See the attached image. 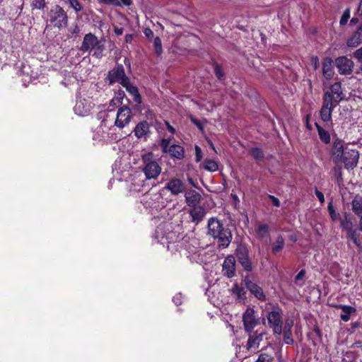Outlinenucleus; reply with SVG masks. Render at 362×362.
<instances>
[{
	"label": "nucleus",
	"instance_id": "nucleus-1",
	"mask_svg": "<svg viewBox=\"0 0 362 362\" xmlns=\"http://www.w3.org/2000/svg\"><path fill=\"white\" fill-rule=\"evenodd\" d=\"M331 159L337 165L344 163L346 168L353 169L358 164L359 153L356 148L349 144L345 145L342 140L337 138L332 144Z\"/></svg>",
	"mask_w": 362,
	"mask_h": 362
},
{
	"label": "nucleus",
	"instance_id": "nucleus-2",
	"mask_svg": "<svg viewBox=\"0 0 362 362\" xmlns=\"http://www.w3.org/2000/svg\"><path fill=\"white\" fill-rule=\"evenodd\" d=\"M207 229V234L218 240L219 247L226 248L230 245L233 237L231 231L217 218L212 217L209 219Z\"/></svg>",
	"mask_w": 362,
	"mask_h": 362
},
{
	"label": "nucleus",
	"instance_id": "nucleus-3",
	"mask_svg": "<svg viewBox=\"0 0 362 362\" xmlns=\"http://www.w3.org/2000/svg\"><path fill=\"white\" fill-rule=\"evenodd\" d=\"M142 166L141 167L146 179H156L161 173V167L156 161L154 155L151 152L141 155Z\"/></svg>",
	"mask_w": 362,
	"mask_h": 362
},
{
	"label": "nucleus",
	"instance_id": "nucleus-4",
	"mask_svg": "<svg viewBox=\"0 0 362 362\" xmlns=\"http://www.w3.org/2000/svg\"><path fill=\"white\" fill-rule=\"evenodd\" d=\"M268 326L272 329L274 336L280 337L283 332V310L279 307H274V309L268 312L267 315Z\"/></svg>",
	"mask_w": 362,
	"mask_h": 362
},
{
	"label": "nucleus",
	"instance_id": "nucleus-5",
	"mask_svg": "<svg viewBox=\"0 0 362 362\" xmlns=\"http://www.w3.org/2000/svg\"><path fill=\"white\" fill-rule=\"evenodd\" d=\"M49 23L54 27L64 28L68 24V16L64 9L56 5L51 8L48 13Z\"/></svg>",
	"mask_w": 362,
	"mask_h": 362
},
{
	"label": "nucleus",
	"instance_id": "nucleus-6",
	"mask_svg": "<svg viewBox=\"0 0 362 362\" xmlns=\"http://www.w3.org/2000/svg\"><path fill=\"white\" fill-rule=\"evenodd\" d=\"M340 226L341 229L346 233V235L350 238L353 243L358 246V235L356 229L354 228V223L349 214L345 212L344 214L343 219L341 220Z\"/></svg>",
	"mask_w": 362,
	"mask_h": 362
},
{
	"label": "nucleus",
	"instance_id": "nucleus-7",
	"mask_svg": "<svg viewBox=\"0 0 362 362\" xmlns=\"http://www.w3.org/2000/svg\"><path fill=\"white\" fill-rule=\"evenodd\" d=\"M132 118V110L127 105H123L117 110L114 126L119 129H123L129 124Z\"/></svg>",
	"mask_w": 362,
	"mask_h": 362
},
{
	"label": "nucleus",
	"instance_id": "nucleus-8",
	"mask_svg": "<svg viewBox=\"0 0 362 362\" xmlns=\"http://www.w3.org/2000/svg\"><path fill=\"white\" fill-rule=\"evenodd\" d=\"M344 98L342 92L341 85L339 82L333 83L329 90L325 92L323 99H329V101L335 105H338Z\"/></svg>",
	"mask_w": 362,
	"mask_h": 362
},
{
	"label": "nucleus",
	"instance_id": "nucleus-9",
	"mask_svg": "<svg viewBox=\"0 0 362 362\" xmlns=\"http://www.w3.org/2000/svg\"><path fill=\"white\" fill-rule=\"evenodd\" d=\"M107 79L110 85L114 83H119L122 86L127 83L129 78L125 74L124 66L122 64H118L109 71Z\"/></svg>",
	"mask_w": 362,
	"mask_h": 362
},
{
	"label": "nucleus",
	"instance_id": "nucleus-10",
	"mask_svg": "<svg viewBox=\"0 0 362 362\" xmlns=\"http://www.w3.org/2000/svg\"><path fill=\"white\" fill-rule=\"evenodd\" d=\"M335 65L341 75H349L353 71L354 62L345 56L339 57L335 59Z\"/></svg>",
	"mask_w": 362,
	"mask_h": 362
},
{
	"label": "nucleus",
	"instance_id": "nucleus-11",
	"mask_svg": "<svg viewBox=\"0 0 362 362\" xmlns=\"http://www.w3.org/2000/svg\"><path fill=\"white\" fill-rule=\"evenodd\" d=\"M243 281L246 288L257 299L262 301H264L266 300V296L264 293L262 288L257 284L252 282V276L250 275H246L244 278Z\"/></svg>",
	"mask_w": 362,
	"mask_h": 362
},
{
	"label": "nucleus",
	"instance_id": "nucleus-12",
	"mask_svg": "<svg viewBox=\"0 0 362 362\" xmlns=\"http://www.w3.org/2000/svg\"><path fill=\"white\" fill-rule=\"evenodd\" d=\"M243 321L246 332H251L255 327L258 324L255 315V310L252 308H247L243 315Z\"/></svg>",
	"mask_w": 362,
	"mask_h": 362
},
{
	"label": "nucleus",
	"instance_id": "nucleus-13",
	"mask_svg": "<svg viewBox=\"0 0 362 362\" xmlns=\"http://www.w3.org/2000/svg\"><path fill=\"white\" fill-rule=\"evenodd\" d=\"M337 105L331 103L329 99H323L322 105L320 111L321 119L325 122H330L332 120V113Z\"/></svg>",
	"mask_w": 362,
	"mask_h": 362
},
{
	"label": "nucleus",
	"instance_id": "nucleus-14",
	"mask_svg": "<svg viewBox=\"0 0 362 362\" xmlns=\"http://www.w3.org/2000/svg\"><path fill=\"white\" fill-rule=\"evenodd\" d=\"M237 258L245 270L247 272L252 270V264L249 258L248 251L245 247H240L237 250Z\"/></svg>",
	"mask_w": 362,
	"mask_h": 362
},
{
	"label": "nucleus",
	"instance_id": "nucleus-15",
	"mask_svg": "<svg viewBox=\"0 0 362 362\" xmlns=\"http://www.w3.org/2000/svg\"><path fill=\"white\" fill-rule=\"evenodd\" d=\"M186 186L185 183L178 178L170 180L165 185V189L170 192L173 195H177L185 191Z\"/></svg>",
	"mask_w": 362,
	"mask_h": 362
},
{
	"label": "nucleus",
	"instance_id": "nucleus-16",
	"mask_svg": "<svg viewBox=\"0 0 362 362\" xmlns=\"http://www.w3.org/2000/svg\"><path fill=\"white\" fill-rule=\"evenodd\" d=\"M99 42L98 39L93 34H86L83 37L80 50L83 52H90Z\"/></svg>",
	"mask_w": 362,
	"mask_h": 362
},
{
	"label": "nucleus",
	"instance_id": "nucleus-17",
	"mask_svg": "<svg viewBox=\"0 0 362 362\" xmlns=\"http://www.w3.org/2000/svg\"><path fill=\"white\" fill-rule=\"evenodd\" d=\"M235 260L233 256H228L222 265V272L228 278H232L235 275Z\"/></svg>",
	"mask_w": 362,
	"mask_h": 362
},
{
	"label": "nucleus",
	"instance_id": "nucleus-18",
	"mask_svg": "<svg viewBox=\"0 0 362 362\" xmlns=\"http://www.w3.org/2000/svg\"><path fill=\"white\" fill-rule=\"evenodd\" d=\"M263 336L262 333H258L257 332L250 334L246 344L247 349L252 351H256L263 339Z\"/></svg>",
	"mask_w": 362,
	"mask_h": 362
},
{
	"label": "nucleus",
	"instance_id": "nucleus-19",
	"mask_svg": "<svg viewBox=\"0 0 362 362\" xmlns=\"http://www.w3.org/2000/svg\"><path fill=\"white\" fill-rule=\"evenodd\" d=\"M362 43V27L359 26L358 29L348 38L346 45L349 47L354 48Z\"/></svg>",
	"mask_w": 362,
	"mask_h": 362
},
{
	"label": "nucleus",
	"instance_id": "nucleus-20",
	"mask_svg": "<svg viewBox=\"0 0 362 362\" xmlns=\"http://www.w3.org/2000/svg\"><path fill=\"white\" fill-rule=\"evenodd\" d=\"M134 132L138 139H146L149 133V124L146 121L139 122L135 127Z\"/></svg>",
	"mask_w": 362,
	"mask_h": 362
},
{
	"label": "nucleus",
	"instance_id": "nucleus-21",
	"mask_svg": "<svg viewBox=\"0 0 362 362\" xmlns=\"http://www.w3.org/2000/svg\"><path fill=\"white\" fill-rule=\"evenodd\" d=\"M185 201L188 206H196L201 200V195L195 190L191 189L185 194Z\"/></svg>",
	"mask_w": 362,
	"mask_h": 362
},
{
	"label": "nucleus",
	"instance_id": "nucleus-22",
	"mask_svg": "<svg viewBox=\"0 0 362 362\" xmlns=\"http://www.w3.org/2000/svg\"><path fill=\"white\" fill-rule=\"evenodd\" d=\"M74 110L76 114L81 117H84L89 114L90 111V105L85 103L82 100H80L76 102Z\"/></svg>",
	"mask_w": 362,
	"mask_h": 362
},
{
	"label": "nucleus",
	"instance_id": "nucleus-23",
	"mask_svg": "<svg viewBox=\"0 0 362 362\" xmlns=\"http://www.w3.org/2000/svg\"><path fill=\"white\" fill-rule=\"evenodd\" d=\"M190 210L189 215L192 218V221L196 223H199L202 221L205 216L204 209L201 206H195Z\"/></svg>",
	"mask_w": 362,
	"mask_h": 362
},
{
	"label": "nucleus",
	"instance_id": "nucleus-24",
	"mask_svg": "<svg viewBox=\"0 0 362 362\" xmlns=\"http://www.w3.org/2000/svg\"><path fill=\"white\" fill-rule=\"evenodd\" d=\"M167 153H168L172 158L179 160L182 159L185 156L184 148L177 144L170 145Z\"/></svg>",
	"mask_w": 362,
	"mask_h": 362
},
{
	"label": "nucleus",
	"instance_id": "nucleus-25",
	"mask_svg": "<svg viewBox=\"0 0 362 362\" xmlns=\"http://www.w3.org/2000/svg\"><path fill=\"white\" fill-rule=\"evenodd\" d=\"M322 74L327 78H331L334 75L332 60L331 58H326L322 62Z\"/></svg>",
	"mask_w": 362,
	"mask_h": 362
},
{
	"label": "nucleus",
	"instance_id": "nucleus-26",
	"mask_svg": "<svg viewBox=\"0 0 362 362\" xmlns=\"http://www.w3.org/2000/svg\"><path fill=\"white\" fill-rule=\"evenodd\" d=\"M122 86L133 96V99L136 103L139 104L141 103V97L139 93L138 88L130 83L129 79Z\"/></svg>",
	"mask_w": 362,
	"mask_h": 362
},
{
	"label": "nucleus",
	"instance_id": "nucleus-27",
	"mask_svg": "<svg viewBox=\"0 0 362 362\" xmlns=\"http://www.w3.org/2000/svg\"><path fill=\"white\" fill-rule=\"evenodd\" d=\"M351 210L357 216H362V196L356 195L351 201Z\"/></svg>",
	"mask_w": 362,
	"mask_h": 362
},
{
	"label": "nucleus",
	"instance_id": "nucleus-28",
	"mask_svg": "<svg viewBox=\"0 0 362 362\" xmlns=\"http://www.w3.org/2000/svg\"><path fill=\"white\" fill-rule=\"evenodd\" d=\"M293 324L288 322H286L283 329L284 341L286 344H293L294 340L292 337L291 327Z\"/></svg>",
	"mask_w": 362,
	"mask_h": 362
},
{
	"label": "nucleus",
	"instance_id": "nucleus-29",
	"mask_svg": "<svg viewBox=\"0 0 362 362\" xmlns=\"http://www.w3.org/2000/svg\"><path fill=\"white\" fill-rule=\"evenodd\" d=\"M339 307L342 310L340 317L344 322H348L350 320L351 315L356 311L355 308L349 305H340Z\"/></svg>",
	"mask_w": 362,
	"mask_h": 362
},
{
	"label": "nucleus",
	"instance_id": "nucleus-30",
	"mask_svg": "<svg viewBox=\"0 0 362 362\" xmlns=\"http://www.w3.org/2000/svg\"><path fill=\"white\" fill-rule=\"evenodd\" d=\"M231 292L233 294L236 296L237 299L240 302H245V300L246 299V292L244 288L239 286L237 284H235L231 288Z\"/></svg>",
	"mask_w": 362,
	"mask_h": 362
},
{
	"label": "nucleus",
	"instance_id": "nucleus-31",
	"mask_svg": "<svg viewBox=\"0 0 362 362\" xmlns=\"http://www.w3.org/2000/svg\"><path fill=\"white\" fill-rule=\"evenodd\" d=\"M284 247V239L281 235H279L275 242L272 245V253L276 255L281 252Z\"/></svg>",
	"mask_w": 362,
	"mask_h": 362
},
{
	"label": "nucleus",
	"instance_id": "nucleus-32",
	"mask_svg": "<svg viewBox=\"0 0 362 362\" xmlns=\"http://www.w3.org/2000/svg\"><path fill=\"white\" fill-rule=\"evenodd\" d=\"M315 126L317 127L318 135L321 141L325 144H329L330 142L329 133L321 127L317 123H315Z\"/></svg>",
	"mask_w": 362,
	"mask_h": 362
},
{
	"label": "nucleus",
	"instance_id": "nucleus-33",
	"mask_svg": "<svg viewBox=\"0 0 362 362\" xmlns=\"http://www.w3.org/2000/svg\"><path fill=\"white\" fill-rule=\"evenodd\" d=\"M327 210H328V212H329V215L332 219V221H339V222H341V220L343 219V217H341V216L340 215L339 213H337L336 211H335V209L332 204V201H331L329 204H328V206H327Z\"/></svg>",
	"mask_w": 362,
	"mask_h": 362
},
{
	"label": "nucleus",
	"instance_id": "nucleus-34",
	"mask_svg": "<svg viewBox=\"0 0 362 362\" xmlns=\"http://www.w3.org/2000/svg\"><path fill=\"white\" fill-rule=\"evenodd\" d=\"M203 165L204 168L210 172H215L218 169L217 163L213 160H206Z\"/></svg>",
	"mask_w": 362,
	"mask_h": 362
},
{
	"label": "nucleus",
	"instance_id": "nucleus-35",
	"mask_svg": "<svg viewBox=\"0 0 362 362\" xmlns=\"http://www.w3.org/2000/svg\"><path fill=\"white\" fill-rule=\"evenodd\" d=\"M153 47L155 52L157 55L160 56L163 52V47L161 40L158 37H156L153 40Z\"/></svg>",
	"mask_w": 362,
	"mask_h": 362
},
{
	"label": "nucleus",
	"instance_id": "nucleus-36",
	"mask_svg": "<svg viewBox=\"0 0 362 362\" xmlns=\"http://www.w3.org/2000/svg\"><path fill=\"white\" fill-rule=\"evenodd\" d=\"M257 235L260 238L265 237L269 233V227L266 224L259 225L257 230Z\"/></svg>",
	"mask_w": 362,
	"mask_h": 362
},
{
	"label": "nucleus",
	"instance_id": "nucleus-37",
	"mask_svg": "<svg viewBox=\"0 0 362 362\" xmlns=\"http://www.w3.org/2000/svg\"><path fill=\"white\" fill-rule=\"evenodd\" d=\"M250 152L256 160H262L264 158V153L259 148H252Z\"/></svg>",
	"mask_w": 362,
	"mask_h": 362
},
{
	"label": "nucleus",
	"instance_id": "nucleus-38",
	"mask_svg": "<svg viewBox=\"0 0 362 362\" xmlns=\"http://www.w3.org/2000/svg\"><path fill=\"white\" fill-rule=\"evenodd\" d=\"M350 8H347L345 9V11L343 12L339 23L341 25H344L346 24L348 20L350 18Z\"/></svg>",
	"mask_w": 362,
	"mask_h": 362
},
{
	"label": "nucleus",
	"instance_id": "nucleus-39",
	"mask_svg": "<svg viewBox=\"0 0 362 362\" xmlns=\"http://www.w3.org/2000/svg\"><path fill=\"white\" fill-rule=\"evenodd\" d=\"M274 358L271 355L264 353L259 356L256 362H272Z\"/></svg>",
	"mask_w": 362,
	"mask_h": 362
},
{
	"label": "nucleus",
	"instance_id": "nucleus-40",
	"mask_svg": "<svg viewBox=\"0 0 362 362\" xmlns=\"http://www.w3.org/2000/svg\"><path fill=\"white\" fill-rule=\"evenodd\" d=\"M104 49V45L99 42L98 45L94 47L95 52L93 53V56L96 57L97 58H101L103 57V52Z\"/></svg>",
	"mask_w": 362,
	"mask_h": 362
},
{
	"label": "nucleus",
	"instance_id": "nucleus-41",
	"mask_svg": "<svg viewBox=\"0 0 362 362\" xmlns=\"http://www.w3.org/2000/svg\"><path fill=\"white\" fill-rule=\"evenodd\" d=\"M171 139H163L160 142V147L163 152L167 153L168 151Z\"/></svg>",
	"mask_w": 362,
	"mask_h": 362
},
{
	"label": "nucleus",
	"instance_id": "nucleus-42",
	"mask_svg": "<svg viewBox=\"0 0 362 362\" xmlns=\"http://www.w3.org/2000/svg\"><path fill=\"white\" fill-rule=\"evenodd\" d=\"M69 5L71 8H73L75 11L79 12L82 9V6H81L79 1L78 0H69Z\"/></svg>",
	"mask_w": 362,
	"mask_h": 362
},
{
	"label": "nucleus",
	"instance_id": "nucleus-43",
	"mask_svg": "<svg viewBox=\"0 0 362 362\" xmlns=\"http://www.w3.org/2000/svg\"><path fill=\"white\" fill-rule=\"evenodd\" d=\"M33 8L42 9L45 6V0H33L32 3Z\"/></svg>",
	"mask_w": 362,
	"mask_h": 362
},
{
	"label": "nucleus",
	"instance_id": "nucleus-44",
	"mask_svg": "<svg viewBox=\"0 0 362 362\" xmlns=\"http://www.w3.org/2000/svg\"><path fill=\"white\" fill-rule=\"evenodd\" d=\"M214 72H215V75L219 79V80H223L224 78V74L221 70V69L220 68V66L218 65V64H216L215 65V67H214Z\"/></svg>",
	"mask_w": 362,
	"mask_h": 362
},
{
	"label": "nucleus",
	"instance_id": "nucleus-45",
	"mask_svg": "<svg viewBox=\"0 0 362 362\" xmlns=\"http://www.w3.org/2000/svg\"><path fill=\"white\" fill-rule=\"evenodd\" d=\"M99 2L107 4V5H114V6H119L120 4L118 0H98Z\"/></svg>",
	"mask_w": 362,
	"mask_h": 362
},
{
	"label": "nucleus",
	"instance_id": "nucleus-46",
	"mask_svg": "<svg viewBox=\"0 0 362 362\" xmlns=\"http://www.w3.org/2000/svg\"><path fill=\"white\" fill-rule=\"evenodd\" d=\"M191 121L192 122L195 124L201 131H203L204 129V125H203V123L202 121L196 119V118H194V117H191Z\"/></svg>",
	"mask_w": 362,
	"mask_h": 362
},
{
	"label": "nucleus",
	"instance_id": "nucleus-47",
	"mask_svg": "<svg viewBox=\"0 0 362 362\" xmlns=\"http://www.w3.org/2000/svg\"><path fill=\"white\" fill-rule=\"evenodd\" d=\"M195 156H196V160L197 162L200 161L202 158V152L201 148L198 146H195Z\"/></svg>",
	"mask_w": 362,
	"mask_h": 362
},
{
	"label": "nucleus",
	"instance_id": "nucleus-48",
	"mask_svg": "<svg viewBox=\"0 0 362 362\" xmlns=\"http://www.w3.org/2000/svg\"><path fill=\"white\" fill-rule=\"evenodd\" d=\"M354 57L358 62H362V47L354 53Z\"/></svg>",
	"mask_w": 362,
	"mask_h": 362
},
{
	"label": "nucleus",
	"instance_id": "nucleus-49",
	"mask_svg": "<svg viewBox=\"0 0 362 362\" xmlns=\"http://www.w3.org/2000/svg\"><path fill=\"white\" fill-rule=\"evenodd\" d=\"M315 194L317 199H319V201L320 202V203L323 204L325 202V197L322 192H321L316 188L315 190Z\"/></svg>",
	"mask_w": 362,
	"mask_h": 362
},
{
	"label": "nucleus",
	"instance_id": "nucleus-50",
	"mask_svg": "<svg viewBox=\"0 0 362 362\" xmlns=\"http://www.w3.org/2000/svg\"><path fill=\"white\" fill-rule=\"evenodd\" d=\"M269 199L272 201V204L275 206L279 207L280 206V201L278 198L273 195H269Z\"/></svg>",
	"mask_w": 362,
	"mask_h": 362
},
{
	"label": "nucleus",
	"instance_id": "nucleus-51",
	"mask_svg": "<svg viewBox=\"0 0 362 362\" xmlns=\"http://www.w3.org/2000/svg\"><path fill=\"white\" fill-rule=\"evenodd\" d=\"M305 274V272L304 270H300L295 277L296 282H298L302 280L304 278Z\"/></svg>",
	"mask_w": 362,
	"mask_h": 362
},
{
	"label": "nucleus",
	"instance_id": "nucleus-52",
	"mask_svg": "<svg viewBox=\"0 0 362 362\" xmlns=\"http://www.w3.org/2000/svg\"><path fill=\"white\" fill-rule=\"evenodd\" d=\"M103 114L105 115V116L103 117V119L101 122V126L107 127L109 125L107 118L110 117V115L108 113L105 112H104Z\"/></svg>",
	"mask_w": 362,
	"mask_h": 362
},
{
	"label": "nucleus",
	"instance_id": "nucleus-53",
	"mask_svg": "<svg viewBox=\"0 0 362 362\" xmlns=\"http://www.w3.org/2000/svg\"><path fill=\"white\" fill-rule=\"evenodd\" d=\"M115 96L117 98L118 100H119L122 103V100L125 96V94H124V91L119 90L117 93H116Z\"/></svg>",
	"mask_w": 362,
	"mask_h": 362
},
{
	"label": "nucleus",
	"instance_id": "nucleus-54",
	"mask_svg": "<svg viewBox=\"0 0 362 362\" xmlns=\"http://www.w3.org/2000/svg\"><path fill=\"white\" fill-rule=\"evenodd\" d=\"M122 103L117 99V98L115 95V97L111 100L110 105H122Z\"/></svg>",
	"mask_w": 362,
	"mask_h": 362
},
{
	"label": "nucleus",
	"instance_id": "nucleus-55",
	"mask_svg": "<svg viewBox=\"0 0 362 362\" xmlns=\"http://www.w3.org/2000/svg\"><path fill=\"white\" fill-rule=\"evenodd\" d=\"M165 124H166L168 130L170 133H172V134H175V129L173 127H172L168 122L165 121Z\"/></svg>",
	"mask_w": 362,
	"mask_h": 362
},
{
	"label": "nucleus",
	"instance_id": "nucleus-56",
	"mask_svg": "<svg viewBox=\"0 0 362 362\" xmlns=\"http://www.w3.org/2000/svg\"><path fill=\"white\" fill-rule=\"evenodd\" d=\"M144 34L148 38L153 37V33L150 28L145 29Z\"/></svg>",
	"mask_w": 362,
	"mask_h": 362
},
{
	"label": "nucleus",
	"instance_id": "nucleus-57",
	"mask_svg": "<svg viewBox=\"0 0 362 362\" xmlns=\"http://www.w3.org/2000/svg\"><path fill=\"white\" fill-rule=\"evenodd\" d=\"M173 302L177 305L181 304V297L180 296H176L173 298Z\"/></svg>",
	"mask_w": 362,
	"mask_h": 362
},
{
	"label": "nucleus",
	"instance_id": "nucleus-58",
	"mask_svg": "<svg viewBox=\"0 0 362 362\" xmlns=\"http://www.w3.org/2000/svg\"><path fill=\"white\" fill-rule=\"evenodd\" d=\"M115 33L117 35H121L123 33V28H115Z\"/></svg>",
	"mask_w": 362,
	"mask_h": 362
},
{
	"label": "nucleus",
	"instance_id": "nucleus-59",
	"mask_svg": "<svg viewBox=\"0 0 362 362\" xmlns=\"http://www.w3.org/2000/svg\"><path fill=\"white\" fill-rule=\"evenodd\" d=\"M22 64L20 65H17L16 70H17V74L21 76L22 75V71H21Z\"/></svg>",
	"mask_w": 362,
	"mask_h": 362
},
{
	"label": "nucleus",
	"instance_id": "nucleus-60",
	"mask_svg": "<svg viewBox=\"0 0 362 362\" xmlns=\"http://www.w3.org/2000/svg\"><path fill=\"white\" fill-rule=\"evenodd\" d=\"M124 5L130 6L132 4V0H121Z\"/></svg>",
	"mask_w": 362,
	"mask_h": 362
},
{
	"label": "nucleus",
	"instance_id": "nucleus-61",
	"mask_svg": "<svg viewBox=\"0 0 362 362\" xmlns=\"http://www.w3.org/2000/svg\"><path fill=\"white\" fill-rule=\"evenodd\" d=\"M360 64L359 68L356 70V74H362V62H358Z\"/></svg>",
	"mask_w": 362,
	"mask_h": 362
},
{
	"label": "nucleus",
	"instance_id": "nucleus-62",
	"mask_svg": "<svg viewBox=\"0 0 362 362\" xmlns=\"http://www.w3.org/2000/svg\"><path fill=\"white\" fill-rule=\"evenodd\" d=\"M358 217L360 218L358 227H359V230L361 231H362V215L359 216Z\"/></svg>",
	"mask_w": 362,
	"mask_h": 362
},
{
	"label": "nucleus",
	"instance_id": "nucleus-63",
	"mask_svg": "<svg viewBox=\"0 0 362 362\" xmlns=\"http://www.w3.org/2000/svg\"><path fill=\"white\" fill-rule=\"evenodd\" d=\"M125 38H126V42H129L132 40V36L131 35H127Z\"/></svg>",
	"mask_w": 362,
	"mask_h": 362
},
{
	"label": "nucleus",
	"instance_id": "nucleus-64",
	"mask_svg": "<svg viewBox=\"0 0 362 362\" xmlns=\"http://www.w3.org/2000/svg\"><path fill=\"white\" fill-rule=\"evenodd\" d=\"M356 23H358V18H351V24H355Z\"/></svg>",
	"mask_w": 362,
	"mask_h": 362
}]
</instances>
